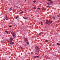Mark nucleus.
<instances>
[{"instance_id": "obj_1", "label": "nucleus", "mask_w": 60, "mask_h": 60, "mask_svg": "<svg viewBox=\"0 0 60 60\" xmlns=\"http://www.w3.org/2000/svg\"><path fill=\"white\" fill-rule=\"evenodd\" d=\"M46 23L47 24H48V25H50V24H51V23L52 22V21H51L50 22L46 20Z\"/></svg>"}, {"instance_id": "obj_2", "label": "nucleus", "mask_w": 60, "mask_h": 60, "mask_svg": "<svg viewBox=\"0 0 60 60\" xmlns=\"http://www.w3.org/2000/svg\"><path fill=\"white\" fill-rule=\"evenodd\" d=\"M24 39L26 43L27 44V45H29V42H27V40H26V38H24Z\"/></svg>"}, {"instance_id": "obj_3", "label": "nucleus", "mask_w": 60, "mask_h": 60, "mask_svg": "<svg viewBox=\"0 0 60 60\" xmlns=\"http://www.w3.org/2000/svg\"><path fill=\"white\" fill-rule=\"evenodd\" d=\"M39 49V47L38 46H36L35 47V49L36 52H38V49Z\"/></svg>"}, {"instance_id": "obj_4", "label": "nucleus", "mask_w": 60, "mask_h": 60, "mask_svg": "<svg viewBox=\"0 0 60 60\" xmlns=\"http://www.w3.org/2000/svg\"><path fill=\"white\" fill-rule=\"evenodd\" d=\"M12 33L13 34H12L13 35L14 38H15V37L16 36V35L15 34H14V32H12Z\"/></svg>"}, {"instance_id": "obj_5", "label": "nucleus", "mask_w": 60, "mask_h": 60, "mask_svg": "<svg viewBox=\"0 0 60 60\" xmlns=\"http://www.w3.org/2000/svg\"><path fill=\"white\" fill-rule=\"evenodd\" d=\"M10 42H12V40H13V38H10Z\"/></svg>"}, {"instance_id": "obj_6", "label": "nucleus", "mask_w": 60, "mask_h": 60, "mask_svg": "<svg viewBox=\"0 0 60 60\" xmlns=\"http://www.w3.org/2000/svg\"><path fill=\"white\" fill-rule=\"evenodd\" d=\"M48 1H49V2L50 3H51V4H52L53 3V2L52 1H51L50 0H47Z\"/></svg>"}, {"instance_id": "obj_7", "label": "nucleus", "mask_w": 60, "mask_h": 60, "mask_svg": "<svg viewBox=\"0 0 60 60\" xmlns=\"http://www.w3.org/2000/svg\"><path fill=\"white\" fill-rule=\"evenodd\" d=\"M36 57H39V56H35L34 57V58H36Z\"/></svg>"}, {"instance_id": "obj_8", "label": "nucleus", "mask_w": 60, "mask_h": 60, "mask_svg": "<svg viewBox=\"0 0 60 60\" xmlns=\"http://www.w3.org/2000/svg\"><path fill=\"white\" fill-rule=\"evenodd\" d=\"M23 12H23V11H22L21 12V13H20L19 14L20 15L21 14H22V13H23Z\"/></svg>"}, {"instance_id": "obj_9", "label": "nucleus", "mask_w": 60, "mask_h": 60, "mask_svg": "<svg viewBox=\"0 0 60 60\" xmlns=\"http://www.w3.org/2000/svg\"><path fill=\"white\" fill-rule=\"evenodd\" d=\"M5 18L7 20H8V19H7V16H6Z\"/></svg>"}, {"instance_id": "obj_10", "label": "nucleus", "mask_w": 60, "mask_h": 60, "mask_svg": "<svg viewBox=\"0 0 60 60\" xmlns=\"http://www.w3.org/2000/svg\"><path fill=\"white\" fill-rule=\"evenodd\" d=\"M46 2V4H48L49 5V4H49V3H48V2Z\"/></svg>"}, {"instance_id": "obj_11", "label": "nucleus", "mask_w": 60, "mask_h": 60, "mask_svg": "<svg viewBox=\"0 0 60 60\" xmlns=\"http://www.w3.org/2000/svg\"><path fill=\"white\" fill-rule=\"evenodd\" d=\"M14 42H13L12 43H10V44H14Z\"/></svg>"}, {"instance_id": "obj_12", "label": "nucleus", "mask_w": 60, "mask_h": 60, "mask_svg": "<svg viewBox=\"0 0 60 60\" xmlns=\"http://www.w3.org/2000/svg\"><path fill=\"white\" fill-rule=\"evenodd\" d=\"M52 18L53 19H55V18H54V17H52Z\"/></svg>"}, {"instance_id": "obj_13", "label": "nucleus", "mask_w": 60, "mask_h": 60, "mask_svg": "<svg viewBox=\"0 0 60 60\" xmlns=\"http://www.w3.org/2000/svg\"><path fill=\"white\" fill-rule=\"evenodd\" d=\"M5 32H6V33H7V34H8V32H7V31H5Z\"/></svg>"}, {"instance_id": "obj_14", "label": "nucleus", "mask_w": 60, "mask_h": 60, "mask_svg": "<svg viewBox=\"0 0 60 60\" xmlns=\"http://www.w3.org/2000/svg\"><path fill=\"white\" fill-rule=\"evenodd\" d=\"M40 22H41V25H42V23L41 22V21H40Z\"/></svg>"}, {"instance_id": "obj_15", "label": "nucleus", "mask_w": 60, "mask_h": 60, "mask_svg": "<svg viewBox=\"0 0 60 60\" xmlns=\"http://www.w3.org/2000/svg\"><path fill=\"white\" fill-rule=\"evenodd\" d=\"M57 45H58V46H59V45H60V44L59 43H57Z\"/></svg>"}, {"instance_id": "obj_16", "label": "nucleus", "mask_w": 60, "mask_h": 60, "mask_svg": "<svg viewBox=\"0 0 60 60\" xmlns=\"http://www.w3.org/2000/svg\"><path fill=\"white\" fill-rule=\"evenodd\" d=\"M9 11H11V10H12V9L11 8L9 9Z\"/></svg>"}, {"instance_id": "obj_17", "label": "nucleus", "mask_w": 60, "mask_h": 60, "mask_svg": "<svg viewBox=\"0 0 60 60\" xmlns=\"http://www.w3.org/2000/svg\"><path fill=\"white\" fill-rule=\"evenodd\" d=\"M23 18H24V19H27V18H24V17H23Z\"/></svg>"}, {"instance_id": "obj_18", "label": "nucleus", "mask_w": 60, "mask_h": 60, "mask_svg": "<svg viewBox=\"0 0 60 60\" xmlns=\"http://www.w3.org/2000/svg\"><path fill=\"white\" fill-rule=\"evenodd\" d=\"M47 8H49V6H47Z\"/></svg>"}, {"instance_id": "obj_19", "label": "nucleus", "mask_w": 60, "mask_h": 60, "mask_svg": "<svg viewBox=\"0 0 60 60\" xmlns=\"http://www.w3.org/2000/svg\"><path fill=\"white\" fill-rule=\"evenodd\" d=\"M46 42H48L49 41V40H47L46 41Z\"/></svg>"}, {"instance_id": "obj_20", "label": "nucleus", "mask_w": 60, "mask_h": 60, "mask_svg": "<svg viewBox=\"0 0 60 60\" xmlns=\"http://www.w3.org/2000/svg\"><path fill=\"white\" fill-rule=\"evenodd\" d=\"M34 9H36V8L34 7L33 8Z\"/></svg>"}, {"instance_id": "obj_21", "label": "nucleus", "mask_w": 60, "mask_h": 60, "mask_svg": "<svg viewBox=\"0 0 60 60\" xmlns=\"http://www.w3.org/2000/svg\"><path fill=\"white\" fill-rule=\"evenodd\" d=\"M34 3H35V2H36V1H34Z\"/></svg>"}, {"instance_id": "obj_22", "label": "nucleus", "mask_w": 60, "mask_h": 60, "mask_svg": "<svg viewBox=\"0 0 60 60\" xmlns=\"http://www.w3.org/2000/svg\"><path fill=\"white\" fill-rule=\"evenodd\" d=\"M39 35H41V34L39 33Z\"/></svg>"}, {"instance_id": "obj_23", "label": "nucleus", "mask_w": 60, "mask_h": 60, "mask_svg": "<svg viewBox=\"0 0 60 60\" xmlns=\"http://www.w3.org/2000/svg\"><path fill=\"white\" fill-rule=\"evenodd\" d=\"M40 9L39 8H38V10H39V9Z\"/></svg>"}, {"instance_id": "obj_24", "label": "nucleus", "mask_w": 60, "mask_h": 60, "mask_svg": "<svg viewBox=\"0 0 60 60\" xmlns=\"http://www.w3.org/2000/svg\"><path fill=\"white\" fill-rule=\"evenodd\" d=\"M21 48V49H22V47H20Z\"/></svg>"}, {"instance_id": "obj_25", "label": "nucleus", "mask_w": 60, "mask_h": 60, "mask_svg": "<svg viewBox=\"0 0 60 60\" xmlns=\"http://www.w3.org/2000/svg\"><path fill=\"white\" fill-rule=\"evenodd\" d=\"M16 19H18V17H17L16 18Z\"/></svg>"}, {"instance_id": "obj_26", "label": "nucleus", "mask_w": 60, "mask_h": 60, "mask_svg": "<svg viewBox=\"0 0 60 60\" xmlns=\"http://www.w3.org/2000/svg\"><path fill=\"white\" fill-rule=\"evenodd\" d=\"M9 27H11V26H9Z\"/></svg>"}, {"instance_id": "obj_27", "label": "nucleus", "mask_w": 60, "mask_h": 60, "mask_svg": "<svg viewBox=\"0 0 60 60\" xmlns=\"http://www.w3.org/2000/svg\"><path fill=\"white\" fill-rule=\"evenodd\" d=\"M2 41H1V43H2Z\"/></svg>"}, {"instance_id": "obj_28", "label": "nucleus", "mask_w": 60, "mask_h": 60, "mask_svg": "<svg viewBox=\"0 0 60 60\" xmlns=\"http://www.w3.org/2000/svg\"><path fill=\"white\" fill-rule=\"evenodd\" d=\"M4 20H5V19H3Z\"/></svg>"}, {"instance_id": "obj_29", "label": "nucleus", "mask_w": 60, "mask_h": 60, "mask_svg": "<svg viewBox=\"0 0 60 60\" xmlns=\"http://www.w3.org/2000/svg\"><path fill=\"white\" fill-rule=\"evenodd\" d=\"M10 32L11 33H12V32H11V31H10Z\"/></svg>"}, {"instance_id": "obj_30", "label": "nucleus", "mask_w": 60, "mask_h": 60, "mask_svg": "<svg viewBox=\"0 0 60 60\" xmlns=\"http://www.w3.org/2000/svg\"><path fill=\"white\" fill-rule=\"evenodd\" d=\"M8 42H9H9H10V41H9V40H8Z\"/></svg>"}, {"instance_id": "obj_31", "label": "nucleus", "mask_w": 60, "mask_h": 60, "mask_svg": "<svg viewBox=\"0 0 60 60\" xmlns=\"http://www.w3.org/2000/svg\"><path fill=\"white\" fill-rule=\"evenodd\" d=\"M44 10V9L43 8V9H42V10Z\"/></svg>"}, {"instance_id": "obj_32", "label": "nucleus", "mask_w": 60, "mask_h": 60, "mask_svg": "<svg viewBox=\"0 0 60 60\" xmlns=\"http://www.w3.org/2000/svg\"><path fill=\"white\" fill-rule=\"evenodd\" d=\"M25 1H26V0H25Z\"/></svg>"}]
</instances>
